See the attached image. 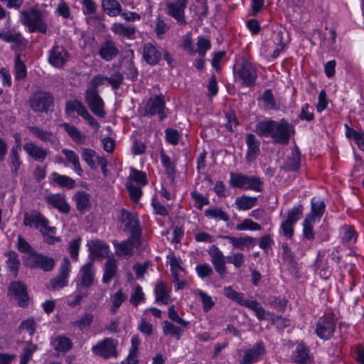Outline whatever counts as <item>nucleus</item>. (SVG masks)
<instances>
[{"label":"nucleus","mask_w":364,"mask_h":364,"mask_svg":"<svg viewBox=\"0 0 364 364\" xmlns=\"http://www.w3.org/2000/svg\"><path fill=\"white\" fill-rule=\"evenodd\" d=\"M254 132L261 137L270 136L274 142L283 145L287 144L295 133L294 125L285 119L260 121L256 124Z\"/></svg>","instance_id":"1"},{"label":"nucleus","mask_w":364,"mask_h":364,"mask_svg":"<svg viewBox=\"0 0 364 364\" xmlns=\"http://www.w3.org/2000/svg\"><path fill=\"white\" fill-rule=\"evenodd\" d=\"M46 14V11L37 7H31L19 12V20L29 33L38 32L46 34L48 31Z\"/></svg>","instance_id":"2"},{"label":"nucleus","mask_w":364,"mask_h":364,"mask_svg":"<svg viewBox=\"0 0 364 364\" xmlns=\"http://www.w3.org/2000/svg\"><path fill=\"white\" fill-rule=\"evenodd\" d=\"M236 80L244 87H253L257 79V70L247 58H242L234 68Z\"/></svg>","instance_id":"3"},{"label":"nucleus","mask_w":364,"mask_h":364,"mask_svg":"<svg viewBox=\"0 0 364 364\" xmlns=\"http://www.w3.org/2000/svg\"><path fill=\"white\" fill-rule=\"evenodd\" d=\"M223 291L228 299L253 311L259 321L265 319V309L257 300L246 299L242 293L234 290L230 286L224 287Z\"/></svg>","instance_id":"4"},{"label":"nucleus","mask_w":364,"mask_h":364,"mask_svg":"<svg viewBox=\"0 0 364 364\" xmlns=\"http://www.w3.org/2000/svg\"><path fill=\"white\" fill-rule=\"evenodd\" d=\"M229 184L233 188L261 192L262 191L263 181L255 176L231 173Z\"/></svg>","instance_id":"5"},{"label":"nucleus","mask_w":364,"mask_h":364,"mask_svg":"<svg viewBox=\"0 0 364 364\" xmlns=\"http://www.w3.org/2000/svg\"><path fill=\"white\" fill-rule=\"evenodd\" d=\"M337 318L333 313L319 317L315 326L316 335L322 340H330L336 331Z\"/></svg>","instance_id":"6"},{"label":"nucleus","mask_w":364,"mask_h":364,"mask_svg":"<svg viewBox=\"0 0 364 364\" xmlns=\"http://www.w3.org/2000/svg\"><path fill=\"white\" fill-rule=\"evenodd\" d=\"M29 105L35 112L48 113L54 109V97L48 92L38 91L29 98Z\"/></svg>","instance_id":"7"},{"label":"nucleus","mask_w":364,"mask_h":364,"mask_svg":"<svg viewBox=\"0 0 364 364\" xmlns=\"http://www.w3.org/2000/svg\"><path fill=\"white\" fill-rule=\"evenodd\" d=\"M119 222L124 225V231H129L132 239H135L136 242L140 241L142 230L136 213L123 208L121 210Z\"/></svg>","instance_id":"8"},{"label":"nucleus","mask_w":364,"mask_h":364,"mask_svg":"<svg viewBox=\"0 0 364 364\" xmlns=\"http://www.w3.org/2000/svg\"><path fill=\"white\" fill-rule=\"evenodd\" d=\"M23 225L26 227H34L40 230V228L48 230L50 233H56V228L48 226L49 221L38 210H33L23 214Z\"/></svg>","instance_id":"9"},{"label":"nucleus","mask_w":364,"mask_h":364,"mask_svg":"<svg viewBox=\"0 0 364 364\" xmlns=\"http://www.w3.org/2000/svg\"><path fill=\"white\" fill-rule=\"evenodd\" d=\"M144 112L146 115L154 116L158 114L159 121L162 122L167 117L164 95L160 94L148 99L144 107Z\"/></svg>","instance_id":"10"},{"label":"nucleus","mask_w":364,"mask_h":364,"mask_svg":"<svg viewBox=\"0 0 364 364\" xmlns=\"http://www.w3.org/2000/svg\"><path fill=\"white\" fill-rule=\"evenodd\" d=\"M188 0H174L172 2L166 4V14L174 18L178 23L186 26L187 21L185 16V9L187 6Z\"/></svg>","instance_id":"11"},{"label":"nucleus","mask_w":364,"mask_h":364,"mask_svg":"<svg viewBox=\"0 0 364 364\" xmlns=\"http://www.w3.org/2000/svg\"><path fill=\"white\" fill-rule=\"evenodd\" d=\"M24 262L27 267L41 269L45 272L51 271L55 267L53 258L39 254L37 252L30 258H26Z\"/></svg>","instance_id":"12"},{"label":"nucleus","mask_w":364,"mask_h":364,"mask_svg":"<svg viewBox=\"0 0 364 364\" xmlns=\"http://www.w3.org/2000/svg\"><path fill=\"white\" fill-rule=\"evenodd\" d=\"M85 102L94 114L99 117H104L105 116L104 102L96 89L93 88L87 90Z\"/></svg>","instance_id":"13"},{"label":"nucleus","mask_w":364,"mask_h":364,"mask_svg":"<svg viewBox=\"0 0 364 364\" xmlns=\"http://www.w3.org/2000/svg\"><path fill=\"white\" fill-rule=\"evenodd\" d=\"M92 351L95 355L105 359L116 357L117 355L116 344L111 338H106L92 346Z\"/></svg>","instance_id":"14"},{"label":"nucleus","mask_w":364,"mask_h":364,"mask_svg":"<svg viewBox=\"0 0 364 364\" xmlns=\"http://www.w3.org/2000/svg\"><path fill=\"white\" fill-rule=\"evenodd\" d=\"M119 54V49L117 43L110 38H105L100 43L98 50V55L101 59L110 62L116 58Z\"/></svg>","instance_id":"15"},{"label":"nucleus","mask_w":364,"mask_h":364,"mask_svg":"<svg viewBox=\"0 0 364 364\" xmlns=\"http://www.w3.org/2000/svg\"><path fill=\"white\" fill-rule=\"evenodd\" d=\"M208 252L215 272L220 276V277L223 278L227 273L225 257L223 253L215 245H212L210 247Z\"/></svg>","instance_id":"16"},{"label":"nucleus","mask_w":364,"mask_h":364,"mask_svg":"<svg viewBox=\"0 0 364 364\" xmlns=\"http://www.w3.org/2000/svg\"><path fill=\"white\" fill-rule=\"evenodd\" d=\"M68 60V53L62 46H54L49 51L48 62L56 68H61Z\"/></svg>","instance_id":"17"},{"label":"nucleus","mask_w":364,"mask_h":364,"mask_svg":"<svg viewBox=\"0 0 364 364\" xmlns=\"http://www.w3.org/2000/svg\"><path fill=\"white\" fill-rule=\"evenodd\" d=\"M45 201L60 213L68 214L70 211V205L67 202L66 196L62 193H51L45 196Z\"/></svg>","instance_id":"18"},{"label":"nucleus","mask_w":364,"mask_h":364,"mask_svg":"<svg viewBox=\"0 0 364 364\" xmlns=\"http://www.w3.org/2000/svg\"><path fill=\"white\" fill-rule=\"evenodd\" d=\"M87 247L92 260L105 258L109 254V245L103 240H91L87 242Z\"/></svg>","instance_id":"19"},{"label":"nucleus","mask_w":364,"mask_h":364,"mask_svg":"<svg viewBox=\"0 0 364 364\" xmlns=\"http://www.w3.org/2000/svg\"><path fill=\"white\" fill-rule=\"evenodd\" d=\"M218 237L228 240L234 248L240 250H245V249L250 250L255 245V239L248 235L237 237L230 235H220Z\"/></svg>","instance_id":"20"},{"label":"nucleus","mask_w":364,"mask_h":364,"mask_svg":"<svg viewBox=\"0 0 364 364\" xmlns=\"http://www.w3.org/2000/svg\"><path fill=\"white\" fill-rule=\"evenodd\" d=\"M265 348L262 343H257L252 348L245 351L240 364H252L258 361L264 354Z\"/></svg>","instance_id":"21"},{"label":"nucleus","mask_w":364,"mask_h":364,"mask_svg":"<svg viewBox=\"0 0 364 364\" xmlns=\"http://www.w3.org/2000/svg\"><path fill=\"white\" fill-rule=\"evenodd\" d=\"M9 291L13 296L18 300L20 306H25L28 304V296L26 286L21 282H11Z\"/></svg>","instance_id":"22"},{"label":"nucleus","mask_w":364,"mask_h":364,"mask_svg":"<svg viewBox=\"0 0 364 364\" xmlns=\"http://www.w3.org/2000/svg\"><path fill=\"white\" fill-rule=\"evenodd\" d=\"M135 239L132 238V235L125 240L119 242L117 240L113 241V245L115 248V254L119 257H130L134 254ZM139 242H137L139 243Z\"/></svg>","instance_id":"23"},{"label":"nucleus","mask_w":364,"mask_h":364,"mask_svg":"<svg viewBox=\"0 0 364 364\" xmlns=\"http://www.w3.org/2000/svg\"><path fill=\"white\" fill-rule=\"evenodd\" d=\"M28 128L29 131L39 139L45 142H49L52 146L58 149L60 144V141L56 135L52 132L44 130L39 127L36 126H29Z\"/></svg>","instance_id":"24"},{"label":"nucleus","mask_w":364,"mask_h":364,"mask_svg":"<svg viewBox=\"0 0 364 364\" xmlns=\"http://www.w3.org/2000/svg\"><path fill=\"white\" fill-rule=\"evenodd\" d=\"M245 142L247 147L245 157L247 161L252 162L255 161L259 154L260 142L252 133H249L246 135Z\"/></svg>","instance_id":"25"},{"label":"nucleus","mask_w":364,"mask_h":364,"mask_svg":"<svg viewBox=\"0 0 364 364\" xmlns=\"http://www.w3.org/2000/svg\"><path fill=\"white\" fill-rule=\"evenodd\" d=\"M111 30L115 35L129 40H134L136 38V28L133 25L114 23L112 25Z\"/></svg>","instance_id":"26"},{"label":"nucleus","mask_w":364,"mask_h":364,"mask_svg":"<svg viewBox=\"0 0 364 364\" xmlns=\"http://www.w3.org/2000/svg\"><path fill=\"white\" fill-rule=\"evenodd\" d=\"M301 166V152L298 147H295L291 150L290 156L285 161L282 168L285 172L299 171Z\"/></svg>","instance_id":"27"},{"label":"nucleus","mask_w":364,"mask_h":364,"mask_svg":"<svg viewBox=\"0 0 364 364\" xmlns=\"http://www.w3.org/2000/svg\"><path fill=\"white\" fill-rule=\"evenodd\" d=\"M143 58L151 65H157L161 58V53L151 43H146L143 46Z\"/></svg>","instance_id":"28"},{"label":"nucleus","mask_w":364,"mask_h":364,"mask_svg":"<svg viewBox=\"0 0 364 364\" xmlns=\"http://www.w3.org/2000/svg\"><path fill=\"white\" fill-rule=\"evenodd\" d=\"M23 147L28 155L36 161L42 163L47 156V151L33 142H27Z\"/></svg>","instance_id":"29"},{"label":"nucleus","mask_w":364,"mask_h":364,"mask_svg":"<svg viewBox=\"0 0 364 364\" xmlns=\"http://www.w3.org/2000/svg\"><path fill=\"white\" fill-rule=\"evenodd\" d=\"M76 208L80 214H84L91 207L90 195L84 191H78L75 193L73 197Z\"/></svg>","instance_id":"30"},{"label":"nucleus","mask_w":364,"mask_h":364,"mask_svg":"<svg viewBox=\"0 0 364 364\" xmlns=\"http://www.w3.org/2000/svg\"><path fill=\"white\" fill-rule=\"evenodd\" d=\"M326 209V204L323 200L313 198L311 201V212L306 218L314 221L320 220Z\"/></svg>","instance_id":"31"},{"label":"nucleus","mask_w":364,"mask_h":364,"mask_svg":"<svg viewBox=\"0 0 364 364\" xmlns=\"http://www.w3.org/2000/svg\"><path fill=\"white\" fill-rule=\"evenodd\" d=\"M80 285L85 287H90L93 284L95 270L92 261L85 264L81 268Z\"/></svg>","instance_id":"32"},{"label":"nucleus","mask_w":364,"mask_h":364,"mask_svg":"<svg viewBox=\"0 0 364 364\" xmlns=\"http://www.w3.org/2000/svg\"><path fill=\"white\" fill-rule=\"evenodd\" d=\"M21 151V147L18 146H13L9 152V164L11 168V171L14 174L17 175L18 170L22 164L20 159V152Z\"/></svg>","instance_id":"33"},{"label":"nucleus","mask_w":364,"mask_h":364,"mask_svg":"<svg viewBox=\"0 0 364 364\" xmlns=\"http://www.w3.org/2000/svg\"><path fill=\"white\" fill-rule=\"evenodd\" d=\"M294 359L298 364H310L311 357L309 347L304 343H298L294 353Z\"/></svg>","instance_id":"34"},{"label":"nucleus","mask_w":364,"mask_h":364,"mask_svg":"<svg viewBox=\"0 0 364 364\" xmlns=\"http://www.w3.org/2000/svg\"><path fill=\"white\" fill-rule=\"evenodd\" d=\"M117 272V261L113 257H108L104 268L102 282L108 284L116 276Z\"/></svg>","instance_id":"35"},{"label":"nucleus","mask_w":364,"mask_h":364,"mask_svg":"<svg viewBox=\"0 0 364 364\" xmlns=\"http://www.w3.org/2000/svg\"><path fill=\"white\" fill-rule=\"evenodd\" d=\"M82 5V13L87 16L86 21H90L98 19V16H96L97 11V4L94 0H79Z\"/></svg>","instance_id":"36"},{"label":"nucleus","mask_w":364,"mask_h":364,"mask_svg":"<svg viewBox=\"0 0 364 364\" xmlns=\"http://www.w3.org/2000/svg\"><path fill=\"white\" fill-rule=\"evenodd\" d=\"M0 40L8 43L21 45L23 43V37L19 32L13 31L9 28L0 30Z\"/></svg>","instance_id":"37"},{"label":"nucleus","mask_w":364,"mask_h":364,"mask_svg":"<svg viewBox=\"0 0 364 364\" xmlns=\"http://www.w3.org/2000/svg\"><path fill=\"white\" fill-rule=\"evenodd\" d=\"M62 153L65 156L66 162L65 164H70L73 165L77 174L82 176L83 170L81 167L78 155L74 151L68 149H63Z\"/></svg>","instance_id":"38"},{"label":"nucleus","mask_w":364,"mask_h":364,"mask_svg":"<svg viewBox=\"0 0 364 364\" xmlns=\"http://www.w3.org/2000/svg\"><path fill=\"white\" fill-rule=\"evenodd\" d=\"M156 302L168 304L170 302V295L166 284L163 281L158 282L154 288Z\"/></svg>","instance_id":"39"},{"label":"nucleus","mask_w":364,"mask_h":364,"mask_svg":"<svg viewBox=\"0 0 364 364\" xmlns=\"http://www.w3.org/2000/svg\"><path fill=\"white\" fill-rule=\"evenodd\" d=\"M102 7L110 17L120 15L122 10L121 4L117 0H102Z\"/></svg>","instance_id":"40"},{"label":"nucleus","mask_w":364,"mask_h":364,"mask_svg":"<svg viewBox=\"0 0 364 364\" xmlns=\"http://www.w3.org/2000/svg\"><path fill=\"white\" fill-rule=\"evenodd\" d=\"M345 127L346 137L354 140L358 147L364 151V130L357 131L350 127L347 124H345Z\"/></svg>","instance_id":"41"},{"label":"nucleus","mask_w":364,"mask_h":364,"mask_svg":"<svg viewBox=\"0 0 364 364\" xmlns=\"http://www.w3.org/2000/svg\"><path fill=\"white\" fill-rule=\"evenodd\" d=\"M86 111L85 105L78 100H68L65 103V113L68 116H71L75 112L82 117Z\"/></svg>","instance_id":"42"},{"label":"nucleus","mask_w":364,"mask_h":364,"mask_svg":"<svg viewBox=\"0 0 364 364\" xmlns=\"http://www.w3.org/2000/svg\"><path fill=\"white\" fill-rule=\"evenodd\" d=\"M53 348L57 352L66 353L73 347L71 340L66 336H58L52 341Z\"/></svg>","instance_id":"43"},{"label":"nucleus","mask_w":364,"mask_h":364,"mask_svg":"<svg viewBox=\"0 0 364 364\" xmlns=\"http://www.w3.org/2000/svg\"><path fill=\"white\" fill-rule=\"evenodd\" d=\"M184 328L182 326H178L174 325L173 323L164 321L163 322V333L165 336L171 335L173 336L176 340H179L184 333Z\"/></svg>","instance_id":"44"},{"label":"nucleus","mask_w":364,"mask_h":364,"mask_svg":"<svg viewBox=\"0 0 364 364\" xmlns=\"http://www.w3.org/2000/svg\"><path fill=\"white\" fill-rule=\"evenodd\" d=\"M52 176L53 183L60 188L73 189L76 186L75 181L68 176L60 175L56 172L53 173Z\"/></svg>","instance_id":"45"},{"label":"nucleus","mask_w":364,"mask_h":364,"mask_svg":"<svg viewBox=\"0 0 364 364\" xmlns=\"http://www.w3.org/2000/svg\"><path fill=\"white\" fill-rule=\"evenodd\" d=\"M257 202V198L250 197L246 195H242L237 197L235 200V204L239 210H249L254 207Z\"/></svg>","instance_id":"46"},{"label":"nucleus","mask_w":364,"mask_h":364,"mask_svg":"<svg viewBox=\"0 0 364 364\" xmlns=\"http://www.w3.org/2000/svg\"><path fill=\"white\" fill-rule=\"evenodd\" d=\"M62 127L74 141L78 144H83L85 142V136L82 134L75 126L63 123Z\"/></svg>","instance_id":"47"},{"label":"nucleus","mask_w":364,"mask_h":364,"mask_svg":"<svg viewBox=\"0 0 364 364\" xmlns=\"http://www.w3.org/2000/svg\"><path fill=\"white\" fill-rule=\"evenodd\" d=\"M342 237L341 241L343 244L348 245L353 244L357 240V232L353 226L345 225L342 227Z\"/></svg>","instance_id":"48"},{"label":"nucleus","mask_w":364,"mask_h":364,"mask_svg":"<svg viewBox=\"0 0 364 364\" xmlns=\"http://www.w3.org/2000/svg\"><path fill=\"white\" fill-rule=\"evenodd\" d=\"M205 215L209 218H213L216 220H223L228 222L230 220V216L228 213L223 211L218 207H213L205 210Z\"/></svg>","instance_id":"49"},{"label":"nucleus","mask_w":364,"mask_h":364,"mask_svg":"<svg viewBox=\"0 0 364 364\" xmlns=\"http://www.w3.org/2000/svg\"><path fill=\"white\" fill-rule=\"evenodd\" d=\"M6 255L8 257L6 260L7 268L10 272H13L16 277L20 265L18 254L14 251H9Z\"/></svg>","instance_id":"50"},{"label":"nucleus","mask_w":364,"mask_h":364,"mask_svg":"<svg viewBox=\"0 0 364 364\" xmlns=\"http://www.w3.org/2000/svg\"><path fill=\"white\" fill-rule=\"evenodd\" d=\"M16 247L20 252L26 255V258H30L36 251L31 246V245L21 236L18 235L17 239Z\"/></svg>","instance_id":"51"},{"label":"nucleus","mask_w":364,"mask_h":364,"mask_svg":"<svg viewBox=\"0 0 364 364\" xmlns=\"http://www.w3.org/2000/svg\"><path fill=\"white\" fill-rule=\"evenodd\" d=\"M99 78L105 79L113 90L119 89L124 79L123 73L119 71H115L109 77H99Z\"/></svg>","instance_id":"52"},{"label":"nucleus","mask_w":364,"mask_h":364,"mask_svg":"<svg viewBox=\"0 0 364 364\" xmlns=\"http://www.w3.org/2000/svg\"><path fill=\"white\" fill-rule=\"evenodd\" d=\"M94 321V316L90 313H85L80 319L75 321L73 323L74 326H76L80 331H84L90 328Z\"/></svg>","instance_id":"53"},{"label":"nucleus","mask_w":364,"mask_h":364,"mask_svg":"<svg viewBox=\"0 0 364 364\" xmlns=\"http://www.w3.org/2000/svg\"><path fill=\"white\" fill-rule=\"evenodd\" d=\"M127 299V296L123 293L122 289H119L112 296V306L111 311L112 314H115L117 309L121 306L122 304Z\"/></svg>","instance_id":"54"},{"label":"nucleus","mask_w":364,"mask_h":364,"mask_svg":"<svg viewBox=\"0 0 364 364\" xmlns=\"http://www.w3.org/2000/svg\"><path fill=\"white\" fill-rule=\"evenodd\" d=\"M127 190L129 194L131 200L137 203L142 196L141 187L134 185L133 182H128L127 183Z\"/></svg>","instance_id":"55"},{"label":"nucleus","mask_w":364,"mask_h":364,"mask_svg":"<svg viewBox=\"0 0 364 364\" xmlns=\"http://www.w3.org/2000/svg\"><path fill=\"white\" fill-rule=\"evenodd\" d=\"M145 301V295L143 292L142 288L140 285L137 284L131 294L129 302L135 307H136L141 302Z\"/></svg>","instance_id":"56"},{"label":"nucleus","mask_w":364,"mask_h":364,"mask_svg":"<svg viewBox=\"0 0 364 364\" xmlns=\"http://www.w3.org/2000/svg\"><path fill=\"white\" fill-rule=\"evenodd\" d=\"M27 70L25 64L21 60L19 55L15 58V77L16 80L23 79L26 77Z\"/></svg>","instance_id":"57"},{"label":"nucleus","mask_w":364,"mask_h":364,"mask_svg":"<svg viewBox=\"0 0 364 364\" xmlns=\"http://www.w3.org/2000/svg\"><path fill=\"white\" fill-rule=\"evenodd\" d=\"M160 159L162 165L166 168V173L170 176L172 177L175 174V165L171 161V159L169 156L164 153V151L160 152Z\"/></svg>","instance_id":"58"},{"label":"nucleus","mask_w":364,"mask_h":364,"mask_svg":"<svg viewBox=\"0 0 364 364\" xmlns=\"http://www.w3.org/2000/svg\"><path fill=\"white\" fill-rule=\"evenodd\" d=\"M236 229L239 231L242 230H260L262 227L257 223L253 221L252 219L246 218L242 223L236 225Z\"/></svg>","instance_id":"59"},{"label":"nucleus","mask_w":364,"mask_h":364,"mask_svg":"<svg viewBox=\"0 0 364 364\" xmlns=\"http://www.w3.org/2000/svg\"><path fill=\"white\" fill-rule=\"evenodd\" d=\"M196 294L200 296L203 303V309L205 312L209 311L214 306L215 302L207 293L202 290L197 289Z\"/></svg>","instance_id":"60"},{"label":"nucleus","mask_w":364,"mask_h":364,"mask_svg":"<svg viewBox=\"0 0 364 364\" xmlns=\"http://www.w3.org/2000/svg\"><path fill=\"white\" fill-rule=\"evenodd\" d=\"M316 221L305 218L303 223V235L305 238L309 240L314 239V225Z\"/></svg>","instance_id":"61"},{"label":"nucleus","mask_w":364,"mask_h":364,"mask_svg":"<svg viewBox=\"0 0 364 364\" xmlns=\"http://www.w3.org/2000/svg\"><path fill=\"white\" fill-rule=\"evenodd\" d=\"M210 41L208 39L200 36L198 39L197 49L195 50V51L196 53H198L200 57L203 58L205 55L207 50L210 49Z\"/></svg>","instance_id":"62"},{"label":"nucleus","mask_w":364,"mask_h":364,"mask_svg":"<svg viewBox=\"0 0 364 364\" xmlns=\"http://www.w3.org/2000/svg\"><path fill=\"white\" fill-rule=\"evenodd\" d=\"M95 151L91 149L82 148V159L92 169H95L97 167L93 159V158L95 156Z\"/></svg>","instance_id":"63"},{"label":"nucleus","mask_w":364,"mask_h":364,"mask_svg":"<svg viewBox=\"0 0 364 364\" xmlns=\"http://www.w3.org/2000/svg\"><path fill=\"white\" fill-rule=\"evenodd\" d=\"M303 205L299 204L298 206L293 208L287 213L286 220L293 224L296 223L300 219L303 214Z\"/></svg>","instance_id":"64"}]
</instances>
